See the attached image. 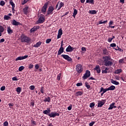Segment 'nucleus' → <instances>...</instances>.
Listing matches in <instances>:
<instances>
[{"instance_id":"bb28decb","label":"nucleus","mask_w":126,"mask_h":126,"mask_svg":"<svg viewBox=\"0 0 126 126\" xmlns=\"http://www.w3.org/2000/svg\"><path fill=\"white\" fill-rule=\"evenodd\" d=\"M115 105V102H113L112 104L110 105L109 107L108 108V110H112L114 108V105Z\"/></svg>"},{"instance_id":"423d86ee","label":"nucleus","mask_w":126,"mask_h":126,"mask_svg":"<svg viewBox=\"0 0 126 126\" xmlns=\"http://www.w3.org/2000/svg\"><path fill=\"white\" fill-rule=\"evenodd\" d=\"M61 57H63L64 60H66L67 62H71L72 60L71 58L67 55L62 54Z\"/></svg>"},{"instance_id":"473e14b6","label":"nucleus","mask_w":126,"mask_h":126,"mask_svg":"<svg viewBox=\"0 0 126 126\" xmlns=\"http://www.w3.org/2000/svg\"><path fill=\"white\" fill-rule=\"evenodd\" d=\"M122 72V69H118L115 71V74H119Z\"/></svg>"},{"instance_id":"f257e3e1","label":"nucleus","mask_w":126,"mask_h":126,"mask_svg":"<svg viewBox=\"0 0 126 126\" xmlns=\"http://www.w3.org/2000/svg\"><path fill=\"white\" fill-rule=\"evenodd\" d=\"M102 59L103 60L105 66L110 67L112 66L113 64V62H114V60L111 59L110 56H103Z\"/></svg>"},{"instance_id":"393cba45","label":"nucleus","mask_w":126,"mask_h":126,"mask_svg":"<svg viewBox=\"0 0 126 126\" xmlns=\"http://www.w3.org/2000/svg\"><path fill=\"white\" fill-rule=\"evenodd\" d=\"M125 60L124 58L121 59L120 60H119V63L120 64H124V63H126V62H125Z\"/></svg>"},{"instance_id":"e2e57ef3","label":"nucleus","mask_w":126,"mask_h":126,"mask_svg":"<svg viewBox=\"0 0 126 126\" xmlns=\"http://www.w3.org/2000/svg\"><path fill=\"white\" fill-rule=\"evenodd\" d=\"M81 50L83 52H86V48L84 47H82Z\"/></svg>"},{"instance_id":"09e8293b","label":"nucleus","mask_w":126,"mask_h":126,"mask_svg":"<svg viewBox=\"0 0 126 126\" xmlns=\"http://www.w3.org/2000/svg\"><path fill=\"white\" fill-rule=\"evenodd\" d=\"M58 34L62 35L63 34V31L61 29H60L58 31Z\"/></svg>"},{"instance_id":"37998d69","label":"nucleus","mask_w":126,"mask_h":126,"mask_svg":"<svg viewBox=\"0 0 126 126\" xmlns=\"http://www.w3.org/2000/svg\"><path fill=\"white\" fill-rule=\"evenodd\" d=\"M40 92L42 94H44L45 90H44V87L42 86L40 88Z\"/></svg>"},{"instance_id":"c85d7f7f","label":"nucleus","mask_w":126,"mask_h":126,"mask_svg":"<svg viewBox=\"0 0 126 126\" xmlns=\"http://www.w3.org/2000/svg\"><path fill=\"white\" fill-rule=\"evenodd\" d=\"M87 3H90L91 4H94V0H86Z\"/></svg>"},{"instance_id":"2f4dec72","label":"nucleus","mask_w":126,"mask_h":126,"mask_svg":"<svg viewBox=\"0 0 126 126\" xmlns=\"http://www.w3.org/2000/svg\"><path fill=\"white\" fill-rule=\"evenodd\" d=\"M9 3L12 6V8L15 7V4L13 2V0H10Z\"/></svg>"},{"instance_id":"338daca9","label":"nucleus","mask_w":126,"mask_h":126,"mask_svg":"<svg viewBox=\"0 0 126 126\" xmlns=\"http://www.w3.org/2000/svg\"><path fill=\"white\" fill-rule=\"evenodd\" d=\"M113 23H114V22L113 21H110L109 23V27H110V26H111L112 24H113Z\"/></svg>"},{"instance_id":"7ed1b4c3","label":"nucleus","mask_w":126,"mask_h":126,"mask_svg":"<svg viewBox=\"0 0 126 126\" xmlns=\"http://www.w3.org/2000/svg\"><path fill=\"white\" fill-rule=\"evenodd\" d=\"M76 69L78 73H81L83 70L82 66L81 64H78L76 65Z\"/></svg>"},{"instance_id":"4d7b16f0","label":"nucleus","mask_w":126,"mask_h":126,"mask_svg":"<svg viewBox=\"0 0 126 126\" xmlns=\"http://www.w3.org/2000/svg\"><path fill=\"white\" fill-rule=\"evenodd\" d=\"M39 67H40V66H39L38 64H35V69L38 70L39 69Z\"/></svg>"},{"instance_id":"864d4df0","label":"nucleus","mask_w":126,"mask_h":126,"mask_svg":"<svg viewBox=\"0 0 126 126\" xmlns=\"http://www.w3.org/2000/svg\"><path fill=\"white\" fill-rule=\"evenodd\" d=\"M6 89V87L5 86H2L1 88H0V90L1 91H4Z\"/></svg>"},{"instance_id":"ea45409f","label":"nucleus","mask_w":126,"mask_h":126,"mask_svg":"<svg viewBox=\"0 0 126 126\" xmlns=\"http://www.w3.org/2000/svg\"><path fill=\"white\" fill-rule=\"evenodd\" d=\"M4 31V28L3 26H0V32H3Z\"/></svg>"},{"instance_id":"b1692460","label":"nucleus","mask_w":126,"mask_h":126,"mask_svg":"<svg viewBox=\"0 0 126 126\" xmlns=\"http://www.w3.org/2000/svg\"><path fill=\"white\" fill-rule=\"evenodd\" d=\"M107 91H109L108 90V88L104 89L103 87H101L100 89V93H101L103 92V93H105Z\"/></svg>"},{"instance_id":"680f3d73","label":"nucleus","mask_w":126,"mask_h":126,"mask_svg":"<svg viewBox=\"0 0 126 126\" xmlns=\"http://www.w3.org/2000/svg\"><path fill=\"white\" fill-rule=\"evenodd\" d=\"M5 42V39L4 38H1L0 39V43H2Z\"/></svg>"},{"instance_id":"4468645a","label":"nucleus","mask_w":126,"mask_h":126,"mask_svg":"<svg viewBox=\"0 0 126 126\" xmlns=\"http://www.w3.org/2000/svg\"><path fill=\"white\" fill-rule=\"evenodd\" d=\"M94 70L96 71L97 73L99 74L101 72V69L99 65H96L94 68Z\"/></svg>"},{"instance_id":"de8ad7c7","label":"nucleus","mask_w":126,"mask_h":126,"mask_svg":"<svg viewBox=\"0 0 126 126\" xmlns=\"http://www.w3.org/2000/svg\"><path fill=\"white\" fill-rule=\"evenodd\" d=\"M9 125V123L8 122V121H5L3 123V126H8Z\"/></svg>"},{"instance_id":"2eb2a0df","label":"nucleus","mask_w":126,"mask_h":126,"mask_svg":"<svg viewBox=\"0 0 126 126\" xmlns=\"http://www.w3.org/2000/svg\"><path fill=\"white\" fill-rule=\"evenodd\" d=\"M23 12L25 15H27L29 13V7L26 6L23 9Z\"/></svg>"},{"instance_id":"6e6552de","label":"nucleus","mask_w":126,"mask_h":126,"mask_svg":"<svg viewBox=\"0 0 126 126\" xmlns=\"http://www.w3.org/2000/svg\"><path fill=\"white\" fill-rule=\"evenodd\" d=\"M59 115H60L59 113H56V112H53V111H52L51 113L49 114V116L50 118H53L56 117V116H59Z\"/></svg>"},{"instance_id":"ddd939ff","label":"nucleus","mask_w":126,"mask_h":126,"mask_svg":"<svg viewBox=\"0 0 126 126\" xmlns=\"http://www.w3.org/2000/svg\"><path fill=\"white\" fill-rule=\"evenodd\" d=\"M47 6H48V3H46L44 6L42 7V8L41 9V12L45 14L46 12V9L47 8Z\"/></svg>"},{"instance_id":"f3484780","label":"nucleus","mask_w":126,"mask_h":126,"mask_svg":"<svg viewBox=\"0 0 126 126\" xmlns=\"http://www.w3.org/2000/svg\"><path fill=\"white\" fill-rule=\"evenodd\" d=\"M50 112H51V110H50V108H47V110H45L43 111V113L44 114H45V115H47L48 116L49 114H50Z\"/></svg>"},{"instance_id":"c03bdc74","label":"nucleus","mask_w":126,"mask_h":126,"mask_svg":"<svg viewBox=\"0 0 126 126\" xmlns=\"http://www.w3.org/2000/svg\"><path fill=\"white\" fill-rule=\"evenodd\" d=\"M62 76V73H59L58 75H57V80L58 81H60L61 79V77Z\"/></svg>"},{"instance_id":"a211bd4d","label":"nucleus","mask_w":126,"mask_h":126,"mask_svg":"<svg viewBox=\"0 0 126 126\" xmlns=\"http://www.w3.org/2000/svg\"><path fill=\"white\" fill-rule=\"evenodd\" d=\"M7 32L8 34H11L13 33V31L11 29V28L10 27H7Z\"/></svg>"},{"instance_id":"20e7f679","label":"nucleus","mask_w":126,"mask_h":126,"mask_svg":"<svg viewBox=\"0 0 126 126\" xmlns=\"http://www.w3.org/2000/svg\"><path fill=\"white\" fill-rule=\"evenodd\" d=\"M44 22H45V16H43V15H41L38 21H37V23L38 24H43L44 23Z\"/></svg>"},{"instance_id":"4be33fe9","label":"nucleus","mask_w":126,"mask_h":126,"mask_svg":"<svg viewBox=\"0 0 126 126\" xmlns=\"http://www.w3.org/2000/svg\"><path fill=\"white\" fill-rule=\"evenodd\" d=\"M109 68L106 67L105 69V70H102V74H107L108 73V70H109Z\"/></svg>"},{"instance_id":"f03ea898","label":"nucleus","mask_w":126,"mask_h":126,"mask_svg":"<svg viewBox=\"0 0 126 126\" xmlns=\"http://www.w3.org/2000/svg\"><path fill=\"white\" fill-rule=\"evenodd\" d=\"M21 42L22 43L23 42L29 43V41H30V39L29 38V37L23 34L21 36Z\"/></svg>"},{"instance_id":"dca6fc26","label":"nucleus","mask_w":126,"mask_h":126,"mask_svg":"<svg viewBox=\"0 0 126 126\" xmlns=\"http://www.w3.org/2000/svg\"><path fill=\"white\" fill-rule=\"evenodd\" d=\"M40 27L39 26H34L32 29H31V33L35 32L37 31V30L39 29Z\"/></svg>"},{"instance_id":"58836bf2","label":"nucleus","mask_w":126,"mask_h":126,"mask_svg":"<svg viewBox=\"0 0 126 126\" xmlns=\"http://www.w3.org/2000/svg\"><path fill=\"white\" fill-rule=\"evenodd\" d=\"M85 86L88 90H89L91 88V86L89 84L88 82L85 83Z\"/></svg>"},{"instance_id":"9b49d317","label":"nucleus","mask_w":126,"mask_h":126,"mask_svg":"<svg viewBox=\"0 0 126 126\" xmlns=\"http://www.w3.org/2000/svg\"><path fill=\"white\" fill-rule=\"evenodd\" d=\"M28 58V55H25L24 56H20L17 57L16 59V61H21V60H25L26 59Z\"/></svg>"},{"instance_id":"e433bc0d","label":"nucleus","mask_w":126,"mask_h":126,"mask_svg":"<svg viewBox=\"0 0 126 126\" xmlns=\"http://www.w3.org/2000/svg\"><path fill=\"white\" fill-rule=\"evenodd\" d=\"M90 13L91 14H96L97 13V12L95 10H90Z\"/></svg>"},{"instance_id":"79ce46f5","label":"nucleus","mask_w":126,"mask_h":126,"mask_svg":"<svg viewBox=\"0 0 126 126\" xmlns=\"http://www.w3.org/2000/svg\"><path fill=\"white\" fill-rule=\"evenodd\" d=\"M16 91L18 93H20L21 92V87H17L16 89Z\"/></svg>"},{"instance_id":"39448f33","label":"nucleus","mask_w":126,"mask_h":126,"mask_svg":"<svg viewBox=\"0 0 126 126\" xmlns=\"http://www.w3.org/2000/svg\"><path fill=\"white\" fill-rule=\"evenodd\" d=\"M90 76H91L90 71L89 70H87L86 71V73H85V74L83 76L82 78L84 80L87 79L88 78L90 77Z\"/></svg>"},{"instance_id":"5701e85b","label":"nucleus","mask_w":126,"mask_h":126,"mask_svg":"<svg viewBox=\"0 0 126 126\" xmlns=\"http://www.w3.org/2000/svg\"><path fill=\"white\" fill-rule=\"evenodd\" d=\"M115 88H116V87L115 86L111 85V86L108 87L107 89L109 91H114L115 89Z\"/></svg>"},{"instance_id":"1a4fd4ad","label":"nucleus","mask_w":126,"mask_h":126,"mask_svg":"<svg viewBox=\"0 0 126 126\" xmlns=\"http://www.w3.org/2000/svg\"><path fill=\"white\" fill-rule=\"evenodd\" d=\"M54 10V8L51 6H49V7L48 8V11H47V15H52L53 14V11Z\"/></svg>"},{"instance_id":"412c9836","label":"nucleus","mask_w":126,"mask_h":126,"mask_svg":"<svg viewBox=\"0 0 126 126\" xmlns=\"http://www.w3.org/2000/svg\"><path fill=\"white\" fill-rule=\"evenodd\" d=\"M64 51V48H60L58 52V56L61 55L62 53H63Z\"/></svg>"},{"instance_id":"c9c22d12","label":"nucleus","mask_w":126,"mask_h":126,"mask_svg":"<svg viewBox=\"0 0 126 126\" xmlns=\"http://www.w3.org/2000/svg\"><path fill=\"white\" fill-rule=\"evenodd\" d=\"M108 22L107 20H105V21H103V20H101L99 22V25H101V24H104L105 23H107Z\"/></svg>"},{"instance_id":"c756f323","label":"nucleus","mask_w":126,"mask_h":126,"mask_svg":"<svg viewBox=\"0 0 126 126\" xmlns=\"http://www.w3.org/2000/svg\"><path fill=\"white\" fill-rule=\"evenodd\" d=\"M77 13H78V11H77V9H74L72 17H73L75 18L76 15L77 14Z\"/></svg>"},{"instance_id":"5fc2aeb1","label":"nucleus","mask_w":126,"mask_h":126,"mask_svg":"<svg viewBox=\"0 0 126 126\" xmlns=\"http://www.w3.org/2000/svg\"><path fill=\"white\" fill-rule=\"evenodd\" d=\"M51 41V39H47L46 40V44H49L50 42Z\"/></svg>"},{"instance_id":"052dcab7","label":"nucleus","mask_w":126,"mask_h":126,"mask_svg":"<svg viewBox=\"0 0 126 126\" xmlns=\"http://www.w3.org/2000/svg\"><path fill=\"white\" fill-rule=\"evenodd\" d=\"M72 105H70L68 107V110L70 111L72 109Z\"/></svg>"},{"instance_id":"f8f14e48","label":"nucleus","mask_w":126,"mask_h":126,"mask_svg":"<svg viewBox=\"0 0 126 126\" xmlns=\"http://www.w3.org/2000/svg\"><path fill=\"white\" fill-rule=\"evenodd\" d=\"M75 48L71 47L70 45H68V46L66 49V52H72Z\"/></svg>"},{"instance_id":"a18cd8bd","label":"nucleus","mask_w":126,"mask_h":126,"mask_svg":"<svg viewBox=\"0 0 126 126\" xmlns=\"http://www.w3.org/2000/svg\"><path fill=\"white\" fill-rule=\"evenodd\" d=\"M83 85L82 82H78L76 84V86L77 87H80Z\"/></svg>"},{"instance_id":"a19ab883","label":"nucleus","mask_w":126,"mask_h":126,"mask_svg":"<svg viewBox=\"0 0 126 126\" xmlns=\"http://www.w3.org/2000/svg\"><path fill=\"white\" fill-rule=\"evenodd\" d=\"M5 4V2L3 0H1L0 2V5L1 6H4Z\"/></svg>"},{"instance_id":"4c0bfd02","label":"nucleus","mask_w":126,"mask_h":126,"mask_svg":"<svg viewBox=\"0 0 126 126\" xmlns=\"http://www.w3.org/2000/svg\"><path fill=\"white\" fill-rule=\"evenodd\" d=\"M25 68V67L24 66H21L19 68V71L21 72L22 70H23Z\"/></svg>"},{"instance_id":"a878e982","label":"nucleus","mask_w":126,"mask_h":126,"mask_svg":"<svg viewBox=\"0 0 126 126\" xmlns=\"http://www.w3.org/2000/svg\"><path fill=\"white\" fill-rule=\"evenodd\" d=\"M115 36L114 35H112V37H109V38H108L107 41H108V42L111 43L112 41L114 39H115Z\"/></svg>"},{"instance_id":"8fccbe9b","label":"nucleus","mask_w":126,"mask_h":126,"mask_svg":"<svg viewBox=\"0 0 126 126\" xmlns=\"http://www.w3.org/2000/svg\"><path fill=\"white\" fill-rule=\"evenodd\" d=\"M94 105H95L94 102H92L90 103V107L91 108H93L94 106Z\"/></svg>"},{"instance_id":"f704fd0d","label":"nucleus","mask_w":126,"mask_h":126,"mask_svg":"<svg viewBox=\"0 0 126 126\" xmlns=\"http://www.w3.org/2000/svg\"><path fill=\"white\" fill-rule=\"evenodd\" d=\"M3 19L4 20H9L11 17L8 15H4Z\"/></svg>"},{"instance_id":"6ab92c4d","label":"nucleus","mask_w":126,"mask_h":126,"mask_svg":"<svg viewBox=\"0 0 126 126\" xmlns=\"http://www.w3.org/2000/svg\"><path fill=\"white\" fill-rule=\"evenodd\" d=\"M111 83H112L113 84H114L115 85H119L120 84L119 82L113 80V79L110 80Z\"/></svg>"},{"instance_id":"aec40b11","label":"nucleus","mask_w":126,"mask_h":126,"mask_svg":"<svg viewBox=\"0 0 126 126\" xmlns=\"http://www.w3.org/2000/svg\"><path fill=\"white\" fill-rule=\"evenodd\" d=\"M41 44H42V42L39 41V42H37L36 43V44H34L33 45V47L34 48H38V47H40V46H41Z\"/></svg>"},{"instance_id":"603ef678","label":"nucleus","mask_w":126,"mask_h":126,"mask_svg":"<svg viewBox=\"0 0 126 126\" xmlns=\"http://www.w3.org/2000/svg\"><path fill=\"white\" fill-rule=\"evenodd\" d=\"M35 89V86L34 85H32L30 86V90L33 91Z\"/></svg>"},{"instance_id":"6e6d98bb","label":"nucleus","mask_w":126,"mask_h":126,"mask_svg":"<svg viewBox=\"0 0 126 126\" xmlns=\"http://www.w3.org/2000/svg\"><path fill=\"white\" fill-rule=\"evenodd\" d=\"M110 47H116V43H111V44H110Z\"/></svg>"},{"instance_id":"cd10ccee","label":"nucleus","mask_w":126,"mask_h":126,"mask_svg":"<svg viewBox=\"0 0 126 126\" xmlns=\"http://www.w3.org/2000/svg\"><path fill=\"white\" fill-rule=\"evenodd\" d=\"M103 54L105 55L106 56L108 55V50L106 49V48H104L103 50Z\"/></svg>"},{"instance_id":"0eeeda50","label":"nucleus","mask_w":126,"mask_h":126,"mask_svg":"<svg viewBox=\"0 0 126 126\" xmlns=\"http://www.w3.org/2000/svg\"><path fill=\"white\" fill-rule=\"evenodd\" d=\"M106 102V99H102L101 100L98 101L97 107L101 108Z\"/></svg>"},{"instance_id":"7c9ffc66","label":"nucleus","mask_w":126,"mask_h":126,"mask_svg":"<svg viewBox=\"0 0 126 126\" xmlns=\"http://www.w3.org/2000/svg\"><path fill=\"white\" fill-rule=\"evenodd\" d=\"M83 94V93L81 91H78L76 93V95L77 96H81Z\"/></svg>"},{"instance_id":"774afa93","label":"nucleus","mask_w":126,"mask_h":126,"mask_svg":"<svg viewBox=\"0 0 126 126\" xmlns=\"http://www.w3.org/2000/svg\"><path fill=\"white\" fill-rule=\"evenodd\" d=\"M115 79L117 80H120V77L119 76H115Z\"/></svg>"},{"instance_id":"49530a36","label":"nucleus","mask_w":126,"mask_h":126,"mask_svg":"<svg viewBox=\"0 0 126 126\" xmlns=\"http://www.w3.org/2000/svg\"><path fill=\"white\" fill-rule=\"evenodd\" d=\"M33 67H34V65H33V64L30 63L29 65V69H32V68H33Z\"/></svg>"},{"instance_id":"0e129e2a","label":"nucleus","mask_w":126,"mask_h":126,"mask_svg":"<svg viewBox=\"0 0 126 126\" xmlns=\"http://www.w3.org/2000/svg\"><path fill=\"white\" fill-rule=\"evenodd\" d=\"M64 6V3L62 2H61L60 3V7H62Z\"/></svg>"},{"instance_id":"9d476101","label":"nucleus","mask_w":126,"mask_h":126,"mask_svg":"<svg viewBox=\"0 0 126 126\" xmlns=\"http://www.w3.org/2000/svg\"><path fill=\"white\" fill-rule=\"evenodd\" d=\"M11 25L14 26H21V23L19 22L16 21V20L13 19L11 22Z\"/></svg>"},{"instance_id":"72a5a7b5","label":"nucleus","mask_w":126,"mask_h":126,"mask_svg":"<svg viewBox=\"0 0 126 126\" xmlns=\"http://www.w3.org/2000/svg\"><path fill=\"white\" fill-rule=\"evenodd\" d=\"M51 98L49 96L47 97H45V98L44 99V102H50Z\"/></svg>"},{"instance_id":"69168bd1","label":"nucleus","mask_w":126,"mask_h":126,"mask_svg":"<svg viewBox=\"0 0 126 126\" xmlns=\"http://www.w3.org/2000/svg\"><path fill=\"white\" fill-rule=\"evenodd\" d=\"M63 40H62V42H61V48H64L63 47Z\"/></svg>"},{"instance_id":"13d9d810","label":"nucleus","mask_w":126,"mask_h":126,"mask_svg":"<svg viewBox=\"0 0 126 126\" xmlns=\"http://www.w3.org/2000/svg\"><path fill=\"white\" fill-rule=\"evenodd\" d=\"M12 81H18V79L16 76H15L12 78Z\"/></svg>"},{"instance_id":"3c124183","label":"nucleus","mask_w":126,"mask_h":126,"mask_svg":"<svg viewBox=\"0 0 126 126\" xmlns=\"http://www.w3.org/2000/svg\"><path fill=\"white\" fill-rule=\"evenodd\" d=\"M34 105H35V103H34V100H32L31 102V106H32L33 107H34Z\"/></svg>"},{"instance_id":"bf43d9fd","label":"nucleus","mask_w":126,"mask_h":126,"mask_svg":"<svg viewBox=\"0 0 126 126\" xmlns=\"http://www.w3.org/2000/svg\"><path fill=\"white\" fill-rule=\"evenodd\" d=\"M95 124V122L94 121H93L91 123H90L89 124V126H93V125Z\"/></svg>"}]
</instances>
